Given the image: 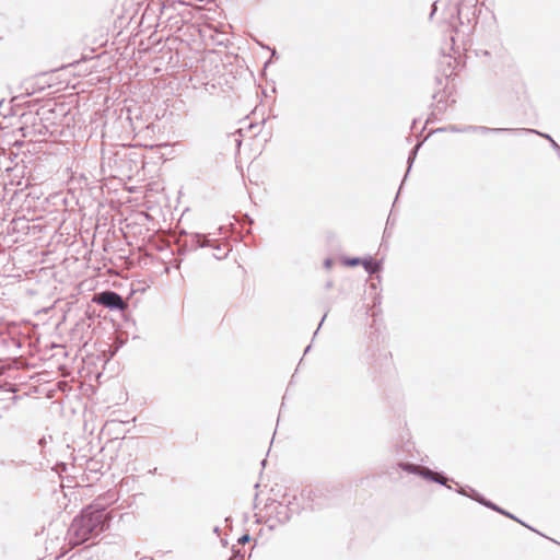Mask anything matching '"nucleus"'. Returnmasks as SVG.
Listing matches in <instances>:
<instances>
[{
    "label": "nucleus",
    "mask_w": 560,
    "mask_h": 560,
    "mask_svg": "<svg viewBox=\"0 0 560 560\" xmlns=\"http://www.w3.org/2000/svg\"><path fill=\"white\" fill-rule=\"evenodd\" d=\"M108 515L103 511H84L75 517L70 526V544L79 546L91 537L104 532L107 527Z\"/></svg>",
    "instance_id": "nucleus-1"
},
{
    "label": "nucleus",
    "mask_w": 560,
    "mask_h": 560,
    "mask_svg": "<svg viewBox=\"0 0 560 560\" xmlns=\"http://www.w3.org/2000/svg\"><path fill=\"white\" fill-rule=\"evenodd\" d=\"M97 303L107 306L122 310L125 307V303L119 294L112 291H106L98 294L94 299Z\"/></svg>",
    "instance_id": "nucleus-2"
},
{
    "label": "nucleus",
    "mask_w": 560,
    "mask_h": 560,
    "mask_svg": "<svg viewBox=\"0 0 560 560\" xmlns=\"http://www.w3.org/2000/svg\"><path fill=\"white\" fill-rule=\"evenodd\" d=\"M398 467L401 468L402 470H406L408 472H411V474H420L424 477H430L432 478L433 480L435 481H439L441 483H444L445 482V478L442 477L441 475L436 474V472H433L427 468H423L421 469L419 466H416V465H412V464H406V463H400L398 464Z\"/></svg>",
    "instance_id": "nucleus-3"
},
{
    "label": "nucleus",
    "mask_w": 560,
    "mask_h": 560,
    "mask_svg": "<svg viewBox=\"0 0 560 560\" xmlns=\"http://www.w3.org/2000/svg\"><path fill=\"white\" fill-rule=\"evenodd\" d=\"M358 264H359V259H353V260H350V261L348 262V265H350V266H355V265H358Z\"/></svg>",
    "instance_id": "nucleus-4"
},
{
    "label": "nucleus",
    "mask_w": 560,
    "mask_h": 560,
    "mask_svg": "<svg viewBox=\"0 0 560 560\" xmlns=\"http://www.w3.org/2000/svg\"><path fill=\"white\" fill-rule=\"evenodd\" d=\"M248 539H249V538H248V536H244V537H242V538L240 539V541H241V542H246V541H248Z\"/></svg>",
    "instance_id": "nucleus-5"
},
{
    "label": "nucleus",
    "mask_w": 560,
    "mask_h": 560,
    "mask_svg": "<svg viewBox=\"0 0 560 560\" xmlns=\"http://www.w3.org/2000/svg\"><path fill=\"white\" fill-rule=\"evenodd\" d=\"M325 265H326L327 268H329L330 265H331V261L328 259V260H326Z\"/></svg>",
    "instance_id": "nucleus-6"
}]
</instances>
